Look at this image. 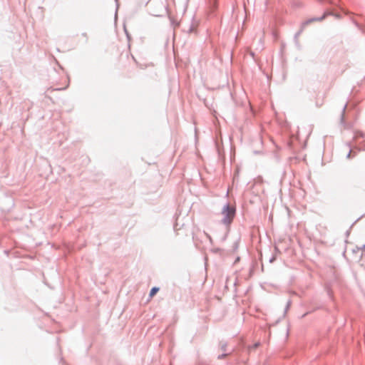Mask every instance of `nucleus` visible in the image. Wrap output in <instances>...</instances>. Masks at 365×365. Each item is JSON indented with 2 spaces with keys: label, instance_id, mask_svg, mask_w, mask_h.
Returning a JSON list of instances; mask_svg holds the SVG:
<instances>
[{
  "label": "nucleus",
  "instance_id": "1",
  "mask_svg": "<svg viewBox=\"0 0 365 365\" xmlns=\"http://www.w3.org/2000/svg\"><path fill=\"white\" fill-rule=\"evenodd\" d=\"M221 214L223 217L221 220V222L226 225L229 226L232 222L236 214V208L235 207L231 205L230 203H225L222 209Z\"/></svg>",
  "mask_w": 365,
  "mask_h": 365
},
{
  "label": "nucleus",
  "instance_id": "2",
  "mask_svg": "<svg viewBox=\"0 0 365 365\" xmlns=\"http://www.w3.org/2000/svg\"><path fill=\"white\" fill-rule=\"evenodd\" d=\"M330 14L331 13H329V12H325L324 14H323L322 16H321L319 17L310 18V19L306 20L305 21H304L303 23H302L300 29L294 34V41L296 46L297 47H299V39H298L299 36L301 35V34L303 32L304 29H305V27L307 25H309L310 23L314 22V21H322L327 18V16L328 14Z\"/></svg>",
  "mask_w": 365,
  "mask_h": 365
},
{
  "label": "nucleus",
  "instance_id": "3",
  "mask_svg": "<svg viewBox=\"0 0 365 365\" xmlns=\"http://www.w3.org/2000/svg\"><path fill=\"white\" fill-rule=\"evenodd\" d=\"M347 107V103H345L341 113L340 116V125L343 126L344 129H350L352 127V125L350 123H348L345 120V112Z\"/></svg>",
  "mask_w": 365,
  "mask_h": 365
},
{
  "label": "nucleus",
  "instance_id": "4",
  "mask_svg": "<svg viewBox=\"0 0 365 365\" xmlns=\"http://www.w3.org/2000/svg\"><path fill=\"white\" fill-rule=\"evenodd\" d=\"M365 137V133L362 131H356L354 133V138H364Z\"/></svg>",
  "mask_w": 365,
  "mask_h": 365
},
{
  "label": "nucleus",
  "instance_id": "5",
  "mask_svg": "<svg viewBox=\"0 0 365 365\" xmlns=\"http://www.w3.org/2000/svg\"><path fill=\"white\" fill-rule=\"evenodd\" d=\"M159 291V288L157 287H153L150 291V293H149V295L150 297H153L154 295L156 294V293Z\"/></svg>",
  "mask_w": 365,
  "mask_h": 365
},
{
  "label": "nucleus",
  "instance_id": "6",
  "mask_svg": "<svg viewBox=\"0 0 365 365\" xmlns=\"http://www.w3.org/2000/svg\"><path fill=\"white\" fill-rule=\"evenodd\" d=\"M259 346H260V342L259 341H257V342L255 343L252 346H249L247 347L248 352H250L252 349L258 348Z\"/></svg>",
  "mask_w": 365,
  "mask_h": 365
},
{
  "label": "nucleus",
  "instance_id": "7",
  "mask_svg": "<svg viewBox=\"0 0 365 365\" xmlns=\"http://www.w3.org/2000/svg\"><path fill=\"white\" fill-rule=\"evenodd\" d=\"M326 12H329V13H331L330 14H328L327 16H335V18H336V19H339V18H341V14H335V13H334L333 11H326ZM324 13H325V11L324 12Z\"/></svg>",
  "mask_w": 365,
  "mask_h": 365
},
{
  "label": "nucleus",
  "instance_id": "8",
  "mask_svg": "<svg viewBox=\"0 0 365 365\" xmlns=\"http://www.w3.org/2000/svg\"><path fill=\"white\" fill-rule=\"evenodd\" d=\"M226 346H227V343L226 342H220V348L222 351H226Z\"/></svg>",
  "mask_w": 365,
  "mask_h": 365
},
{
  "label": "nucleus",
  "instance_id": "9",
  "mask_svg": "<svg viewBox=\"0 0 365 365\" xmlns=\"http://www.w3.org/2000/svg\"><path fill=\"white\" fill-rule=\"evenodd\" d=\"M290 305H291V301H290V300H289V301L287 302V303L286 307H285V309H284V314H285L287 313V312L288 311V309H289V307H290Z\"/></svg>",
  "mask_w": 365,
  "mask_h": 365
},
{
  "label": "nucleus",
  "instance_id": "10",
  "mask_svg": "<svg viewBox=\"0 0 365 365\" xmlns=\"http://www.w3.org/2000/svg\"><path fill=\"white\" fill-rule=\"evenodd\" d=\"M227 355H228V354L223 353V354L219 355L217 358H218V359H222L225 358Z\"/></svg>",
  "mask_w": 365,
  "mask_h": 365
},
{
  "label": "nucleus",
  "instance_id": "11",
  "mask_svg": "<svg viewBox=\"0 0 365 365\" xmlns=\"http://www.w3.org/2000/svg\"><path fill=\"white\" fill-rule=\"evenodd\" d=\"M205 235L209 239L210 242H212V237H210V235L205 232Z\"/></svg>",
  "mask_w": 365,
  "mask_h": 365
},
{
  "label": "nucleus",
  "instance_id": "12",
  "mask_svg": "<svg viewBox=\"0 0 365 365\" xmlns=\"http://www.w3.org/2000/svg\"><path fill=\"white\" fill-rule=\"evenodd\" d=\"M233 247H234V250H237V247H238V242H235L233 245Z\"/></svg>",
  "mask_w": 365,
  "mask_h": 365
},
{
  "label": "nucleus",
  "instance_id": "13",
  "mask_svg": "<svg viewBox=\"0 0 365 365\" xmlns=\"http://www.w3.org/2000/svg\"><path fill=\"white\" fill-rule=\"evenodd\" d=\"M351 150H349V152L348 153V154L346 155V158H351Z\"/></svg>",
  "mask_w": 365,
  "mask_h": 365
},
{
  "label": "nucleus",
  "instance_id": "14",
  "mask_svg": "<svg viewBox=\"0 0 365 365\" xmlns=\"http://www.w3.org/2000/svg\"><path fill=\"white\" fill-rule=\"evenodd\" d=\"M115 3H116V11H117L118 7H119L118 0H115Z\"/></svg>",
  "mask_w": 365,
  "mask_h": 365
},
{
  "label": "nucleus",
  "instance_id": "15",
  "mask_svg": "<svg viewBox=\"0 0 365 365\" xmlns=\"http://www.w3.org/2000/svg\"><path fill=\"white\" fill-rule=\"evenodd\" d=\"M249 53L252 57L255 56V53L253 51H250Z\"/></svg>",
  "mask_w": 365,
  "mask_h": 365
},
{
  "label": "nucleus",
  "instance_id": "16",
  "mask_svg": "<svg viewBox=\"0 0 365 365\" xmlns=\"http://www.w3.org/2000/svg\"><path fill=\"white\" fill-rule=\"evenodd\" d=\"M274 260H275V257H272L269 259V262H273Z\"/></svg>",
  "mask_w": 365,
  "mask_h": 365
},
{
  "label": "nucleus",
  "instance_id": "17",
  "mask_svg": "<svg viewBox=\"0 0 365 365\" xmlns=\"http://www.w3.org/2000/svg\"><path fill=\"white\" fill-rule=\"evenodd\" d=\"M361 217H362V216H361V217H359V218H358V219L354 222V223H356V222H358L359 220H361Z\"/></svg>",
  "mask_w": 365,
  "mask_h": 365
},
{
  "label": "nucleus",
  "instance_id": "18",
  "mask_svg": "<svg viewBox=\"0 0 365 365\" xmlns=\"http://www.w3.org/2000/svg\"><path fill=\"white\" fill-rule=\"evenodd\" d=\"M125 33H126V35H127L128 38L129 39V38H130V36H129V35H128V32H127V31H126V30H125Z\"/></svg>",
  "mask_w": 365,
  "mask_h": 365
},
{
  "label": "nucleus",
  "instance_id": "19",
  "mask_svg": "<svg viewBox=\"0 0 365 365\" xmlns=\"http://www.w3.org/2000/svg\"><path fill=\"white\" fill-rule=\"evenodd\" d=\"M307 313L302 315V317H304L307 315Z\"/></svg>",
  "mask_w": 365,
  "mask_h": 365
},
{
  "label": "nucleus",
  "instance_id": "20",
  "mask_svg": "<svg viewBox=\"0 0 365 365\" xmlns=\"http://www.w3.org/2000/svg\"><path fill=\"white\" fill-rule=\"evenodd\" d=\"M239 259H240V257H237V258L236 259V262H237V261H239Z\"/></svg>",
  "mask_w": 365,
  "mask_h": 365
},
{
  "label": "nucleus",
  "instance_id": "21",
  "mask_svg": "<svg viewBox=\"0 0 365 365\" xmlns=\"http://www.w3.org/2000/svg\"><path fill=\"white\" fill-rule=\"evenodd\" d=\"M319 1H322L323 0H318Z\"/></svg>",
  "mask_w": 365,
  "mask_h": 365
}]
</instances>
